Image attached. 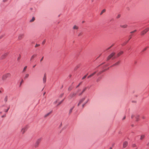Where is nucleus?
Here are the masks:
<instances>
[{
	"mask_svg": "<svg viewBox=\"0 0 149 149\" xmlns=\"http://www.w3.org/2000/svg\"><path fill=\"white\" fill-rule=\"evenodd\" d=\"M145 136L144 135H141V138H140V139L141 140H143Z\"/></svg>",
	"mask_w": 149,
	"mask_h": 149,
	"instance_id": "obj_24",
	"label": "nucleus"
},
{
	"mask_svg": "<svg viewBox=\"0 0 149 149\" xmlns=\"http://www.w3.org/2000/svg\"><path fill=\"white\" fill-rule=\"evenodd\" d=\"M80 66V64H79L78 65H77V66L74 69V70H77V69Z\"/></svg>",
	"mask_w": 149,
	"mask_h": 149,
	"instance_id": "obj_16",
	"label": "nucleus"
},
{
	"mask_svg": "<svg viewBox=\"0 0 149 149\" xmlns=\"http://www.w3.org/2000/svg\"><path fill=\"white\" fill-rule=\"evenodd\" d=\"M82 82H80L79 84L76 87V88H78L79 86L80 85L82 84Z\"/></svg>",
	"mask_w": 149,
	"mask_h": 149,
	"instance_id": "obj_35",
	"label": "nucleus"
},
{
	"mask_svg": "<svg viewBox=\"0 0 149 149\" xmlns=\"http://www.w3.org/2000/svg\"><path fill=\"white\" fill-rule=\"evenodd\" d=\"M64 93H62V94H61L59 96V97H62L63 96V95H64Z\"/></svg>",
	"mask_w": 149,
	"mask_h": 149,
	"instance_id": "obj_42",
	"label": "nucleus"
},
{
	"mask_svg": "<svg viewBox=\"0 0 149 149\" xmlns=\"http://www.w3.org/2000/svg\"><path fill=\"white\" fill-rule=\"evenodd\" d=\"M77 94V93L72 92L68 96V98L69 100H71L72 98L75 97Z\"/></svg>",
	"mask_w": 149,
	"mask_h": 149,
	"instance_id": "obj_2",
	"label": "nucleus"
},
{
	"mask_svg": "<svg viewBox=\"0 0 149 149\" xmlns=\"http://www.w3.org/2000/svg\"><path fill=\"white\" fill-rule=\"evenodd\" d=\"M102 78V77L101 76L99 77L97 79L96 81L97 82H98Z\"/></svg>",
	"mask_w": 149,
	"mask_h": 149,
	"instance_id": "obj_18",
	"label": "nucleus"
},
{
	"mask_svg": "<svg viewBox=\"0 0 149 149\" xmlns=\"http://www.w3.org/2000/svg\"><path fill=\"white\" fill-rule=\"evenodd\" d=\"M8 0H3V2H6Z\"/></svg>",
	"mask_w": 149,
	"mask_h": 149,
	"instance_id": "obj_58",
	"label": "nucleus"
},
{
	"mask_svg": "<svg viewBox=\"0 0 149 149\" xmlns=\"http://www.w3.org/2000/svg\"><path fill=\"white\" fill-rule=\"evenodd\" d=\"M62 103V102H59V103L57 104V106H59V105H60V104H61Z\"/></svg>",
	"mask_w": 149,
	"mask_h": 149,
	"instance_id": "obj_46",
	"label": "nucleus"
},
{
	"mask_svg": "<svg viewBox=\"0 0 149 149\" xmlns=\"http://www.w3.org/2000/svg\"><path fill=\"white\" fill-rule=\"evenodd\" d=\"M148 47H145V48H144L142 51V52H144L145 51L146 49H147V48Z\"/></svg>",
	"mask_w": 149,
	"mask_h": 149,
	"instance_id": "obj_36",
	"label": "nucleus"
},
{
	"mask_svg": "<svg viewBox=\"0 0 149 149\" xmlns=\"http://www.w3.org/2000/svg\"><path fill=\"white\" fill-rule=\"evenodd\" d=\"M136 63H137V62L136 61H135L134 62V64H136Z\"/></svg>",
	"mask_w": 149,
	"mask_h": 149,
	"instance_id": "obj_59",
	"label": "nucleus"
},
{
	"mask_svg": "<svg viewBox=\"0 0 149 149\" xmlns=\"http://www.w3.org/2000/svg\"><path fill=\"white\" fill-rule=\"evenodd\" d=\"M35 18L34 17H33L32 19L30 21V22H33L35 20Z\"/></svg>",
	"mask_w": 149,
	"mask_h": 149,
	"instance_id": "obj_25",
	"label": "nucleus"
},
{
	"mask_svg": "<svg viewBox=\"0 0 149 149\" xmlns=\"http://www.w3.org/2000/svg\"><path fill=\"white\" fill-rule=\"evenodd\" d=\"M28 129V127L27 126H26L22 128L21 132H22V134H23Z\"/></svg>",
	"mask_w": 149,
	"mask_h": 149,
	"instance_id": "obj_7",
	"label": "nucleus"
},
{
	"mask_svg": "<svg viewBox=\"0 0 149 149\" xmlns=\"http://www.w3.org/2000/svg\"><path fill=\"white\" fill-rule=\"evenodd\" d=\"M147 146H149V142H148L147 144Z\"/></svg>",
	"mask_w": 149,
	"mask_h": 149,
	"instance_id": "obj_64",
	"label": "nucleus"
},
{
	"mask_svg": "<svg viewBox=\"0 0 149 149\" xmlns=\"http://www.w3.org/2000/svg\"><path fill=\"white\" fill-rule=\"evenodd\" d=\"M136 30H134L131 32H130V33L132 34V33H134V32H136Z\"/></svg>",
	"mask_w": 149,
	"mask_h": 149,
	"instance_id": "obj_38",
	"label": "nucleus"
},
{
	"mask_svg": "<svg viewBox=\"0 0 149 149\" xmlns=\"http://www.w3.org/2000/svg\"><path fill=\"white\" fill-rule=\"evenodd\" d=\"M36 65H34V66H33V68H35Z\"/></svg>",
	"mask_w": 149,
	"mask_h": 149,
	"instance_id": "obj_63",
	"label": "nucleus"
},
{
	"mask_svg": "<svg viewBox=\"0 0 149 149\" xmlns=\"http://www.w3.org/2000/svg\"><path fill=\"white\" fill-rule=\"evenodd\" d=\"M140 117V115H137L135 116V117L136 119V121L137 122V121H138L139 120Z\"/></svg>",
	"mask_w": 149,
	"mask_h": 149,
	"instance_id": "obj_11",
	"label": "nucleus"
},
{
	"mask_svg": "<svg viewBox=\"0 0 149 149\" xmlns=\"http://www.w3.org/2000/svg\"><path fill=\"white\" fill-rule=\"evenodd\" d=\"M104 71L103 70V71H100L97 74V76H98L99 75H100V74H101Z\"/></svg>",
	"mask_w": 149,
	"mask_h": 149,
	"instance_id": "obj_29",
	"label": "nucleus"
},
{
	"mask_svg": "<svg viewBox=\"0 0 149 149\" xmlns=\"http://www.w3.org/2000/svg\"><path fill=\"white\" fill-rule=\"evenodd\" d=\"M8 54V53L7 52L4 54L3 55H2L1 57V59H3L5 58L6 57Z\"/></svg>",
	"mask_w": 149,
	"mask_h": 149,
	"instance_id": "obj_9",
	"label": "nucleus"
},
{
	"mask_svg": "<svg viewBox=\"0 0 149 149\" xmlns=\"http://www.w3.org/2000/svg\"><path fill=\"white\" fill-rule=\"evenodd\" d=\"M128 145V142L127 141H125L123 143V148H124L126 147Z\"/></svg>",
	"mask_w": 149,
	"mask_h": 149,
	"instance_id": "obj_10",
	"label": "nucleus"
},
{
	"mask_svg": "<svg viewBox=\"0 0 149 149\" xmlns=\"http://www.w3.org/2000/svg\"><path fill=\"white\" fill-rule=\"evenodd\" d=\"M45 42H46V40L45 39L42 42V44L43 45H44L45 43Z\"/></svg>",
	"mask_w": 149,
	"mask_h": 149,
	"instance_id": "obj_41",
	"label": "nucleus"
},
{
	"mask_svg": "<svg viewBox=\"0 0 149 149\" xmlns=\"http://www.w3.org/2000/svg\"><path fill=\"white\" fill-rule=\"evenodd\" d=\"M43 83H45L46 81V76L45 73L44 75V77L43 78Z\"/></svg>",
	"mask_w": 149,
	"mask_h": 149,
	"instance_id": "obj_12",
	"label": "nucleus"
},
{
	"mask_svg": "<svg viewBox=\"0 0 149 149\" xmlns=\"http://www.w3.org/2000/svg\"><path fill=\"white\" fill-rule=\"evenodd\" d=\"M72 89V88L71 86H70L68 88V90L69 91H71Z\"/></svg>",
	"mask_w": 149,
	"mask_h": 149,
	"instance_id": "obj_31",
	"label": "nucleus"
},
{
	"mask_svg": "<svg viewBox=\"0 0 149 149\" xmlns=\"http://www.w3.org/2000/svg\"><path fill=\"white\" fill-rule=\"evenodd\" d=\"M129 40H128L126 42H124V43H123V44H122V46H123L125 45L126 44H127V42H129Z\"/></svg>",
	"mask_w": 149,
	"mask_h": 149,
	"instance_id": "obj_23",
	"label": "nucleus"
},
{
	"mask_svg": "<svg viewBox=\"0 0 149 149\" xmlns=\"http://www.w3.org/2000/svg\"><path fill=\"white\" fill-rule=\"evenodd\" d=\"M74 106L72 108H71L70 109V111H69V114H70L72 112V110H73V109H74Z\"/></svg>",
	"mask_w": 149,
	"mask_h": 149,
	"instance_id": "obj_21",
	"label": "nucleus"
},
{
	"mask_svg": "<svg viewBox=\"0 0 149 149\" xmlns=\"http://www.w3.org/2000/svg\"><path fill=\"white\" fill-rule=\"evenodd\" d=\"M11 74L10 73H7L3 74L2 77V80L3 81L5 80L8 77H10Z\"/></svg>",
	"mask_w": 149,
	"mask_h": 149,
	"instance_id": "obj_3",
	"label": "nucleus"
},
{
	"mask_svg": "<svg viewBox=\"0 0 149 149\" xmlns=\"http://www.w3.org/2000/svg\"><path fill=\"white\" fill-rule=\"evenodd\" d=\"M86 104H85V103L84 104H83V105H82V107L83 108L85 106V105Z\"/></svg>",
	"mask_w": 149,
	"mask_h": 149,
	"instance_id": "obj_51",
	"label": "nucleus"
},
{
	"mask_svg": "<svg viewBox=\"0 0 149 149\" xmlns=\"http://www.w3.org/2000/svg\"><path fill=\"white\" fill-rule=\"evenodd\" d=\"M43 58H44V57H43H43L41 58V59L40 60V62L42 61L43 60Z\"/></svg>",
	"mask_w": 149,
	"mask_h": 149,
	"instance_id": "obj_47",
	"label": "nucleus"
},
{
	"mask_svg": "<svg viewBox=\"0 0 149 149\" xmlns=\"http://www.w3.org/2000/svg\"><path fill=\"white\" fill-rule=\"evenodd\" d=\"M87 87H85L83 90L82 93H83L87 88Z\"/></svg>",
	"mask_w": 149,
	"mask_h": 149,
	"instance_id": "obj_32",
	"label": "nucleus"
},
{
	"mask_svg": "<svg viewBox=\"0 0 149 149\" xmlns=\"http://www.w3.org/2000/svg\"><path fill=\"white\" fill-rule=\"evenodd\" d=\"M114 45V44H112L111 46H110V47H108V48L107 49H106V50L107 51V50H108L109 49H110Z\"/></svg>",
	"mask_w": 149,
	"mask_h": 149,
	"instance_id": "obj_28",
	"label": "nucleus"
},
{
	"mask_svg": "<svg viewBox=\"0 0 149 149\" xmlns=\"http://www.w3.org/2000/svg\"><path fill=\"white\" fill-rule=\"evenodd\" d=\"M45 93H46V92H44L43 94V95L44 96L45 95Z\"/></svg>",
	"mask_w": 149,
	"mask_h": 149,
	"instance_id": "obj_62",
	"label": "nucleus"
},
{
	"mask_svg": "<svg viewBox=\"0 0 149 149\" xmlns=\"http://www.w3.org/2000/svg\"><path fill=\"white\" fill-rule=\"evenodd\" d=\"M24 82V81L23 79H22L21 80V82L20 83V86L22 84V83H23Z\"/></svg>",
	"mask_w": 149,
	"mask_h": 149,
	"instance_id": "obj_39",
	"label": "nucleus"
},
{
	"mask_svg": "<svg viewBox=\"0 0 149 149\" xmlns=\"http://www.w3.org/2000/svg\"><path fill=\"white\" fill-rule=\"evenodd\" d=\"M83 93H82V92L80 93L79 94V95H81Z\"/></svg>",
	"mask_w": 149,
	"mask_h": 149,
	"instance_id": "obj_56",
	"label": "nucleus"
},
{
	"mask_svg": "<svg viewBox=\"0 0 149 149\" xmlns=\"http://www.w3.org/2000/svg\"><path fill=\"white\" fill-rule=\"evenodd\" d=\"M21 58V55H20V54H19V56L17 58V61H19V60H20V59Z\"/></svg>",
	"mask_w": 149,
	"mask_h": 149,
	"instance_id": "obj_33",
	"label": "nucleus"
},
{
	"mask_svg": "<svg viewBox=\"0 0 149 149\" xmlns=\"http://www.w3.org/2000/svg\"><path fill=\"white\" fill-rule=\"evenodd\" d=\"M86 98V97H84L83 98L81 99L79 101L80 103H81V104L85 100Z\"/></svg>",
	"mask_w": 149,
	"mask_h": 149,
	"instance_id": "obj_15",
	"label": "nucleus"
},
{
	"mask_svg": "<svg viewBox=\"0 0 149 149\" xmlns=\"http://www.w3.org/2000/svg\"><path fill=\"white\" fill-rule=\"evenodd\" d=\"M105 11L106 10L105 9L103 10L100 14V15H102V14L104 13L105 12Z\"/></svg>",
	"mask_w": 149,
	"mask_h": 149,
	"instance_id": "obj_20",
	"label": "nucleus"
},
{
	"mask_svg": "<svg viewBox=\"0 0 149 149\" xmlns=\"http://www.w3.org/2000/svg\"><path fill=\"white\" fill-rule=\"evenodd\" d=\"M42 140V138H40L37 139L34 145V146L35 148H37L38 146L39 145Z\"/></svg>",
	"mask_w": 149,
	"mask_h": 149,
	"instance_id": "obj_4",
	"label": "nucleus"
},
{
	"mask_svg": "<svg viewBox=\"0 0 149 149\" xmlns=\"http://www.w3.org/2000/svg\"><path fill=\"white\" fill-rule=\"evenodd\" d=\"M65 98L63 99V100H62L61 102H62V103L64 101V100H65Z\"/></svg>",
	"mask_w": 149,
	"mask_h": 149,
	"instance_id": "obj_54",
	"label": "nucleus"
},
{
	"mask_svg": "<svg viewBox=\"0 0 149 149\" xmlns=\"http://www.w3.org/2000/svg\"><path fill=\"white\" fill-rule=\"evenodd\" d=\"M52 111H50L49 113H47V114H45V116H44V117L45 118L47 117L50 114L52 113Z\"/></svg>",
	"mask_w": 149,
	"mask_h": 149,
	"instance_id": "obj_13",
	"label": "nucleus"
},
{
	"mask_svg": "<svg viewBox=\"0 0 149 149\" xmlns=\"http://www.w3.org/2000/svg\"><path fill=\"white\" fill-rule=\"evenodd\" d=\"M121 16V15L120 14H118L116 17V18L118 19Z\"/></svg>",
	"mask_w": 149,
	"mask_h": 149,
	"instance_id": "obj_37",
	"label": "nucleus"
},
{
	"mask_svg": "<svg viewBox=\"0 0 149 149\" xmlns=\"http://www.w3.org/2000/svg\"><path fill=\"white\" fill-rule=\"evenodd\" d=\"M27 68V66H25L24 68V69L22 71V72H25V71H26V68Z\"/></svg>",
	"mask_w": 149,
	"mask_h": 149,
	"instance_id": "obj_26",
	"label": "nucleus"
},
{
	"mask_svg": "<svg viewBox=\"0 0 149 149\" xmlns=\"http://www.w3.org/2000/svg\"><path fill=\"white\" fill-rule=\"evenodd\" d=\"M29 75L28 74H26L25 77H24V79H26V78H28V77H29Z\"/></svg>",
	"mask_w": 149,
	"mask_h": 149,
	"instance_id": "obj_22",
	"label": "nucleus"
},
{
	"mask_svg": "<svg viewBox=\"0 0 149 149\" xmlns=\"http://www.w3.org/2000/svg\"><path fill=\"white\" fill-rule=\"evenodd\" d=\"M88 100L85 103V104H86L87 102H88Z\"/></svg>",
	"mask_w": 149,
	"mask_h": 149,
	"instance_id": "obj_61",
	"label": "nucleus"
},
{
	"mask_svg": "<svg viewBox=\"0 0 149 149\" xmlns=\"http://www.w3.org/2000/svg\"><path fill=\"white\" fill-rule=\"evenodd\" d=\"M149 31V28H147L143 30L142 31L141 33V36H143L147 32Z\"/></svg>",
	"mask_w": 149,
	"mask_h": 149,
	"instance_id": "obj_5",
	"label": "nucleus"
},
{
	"mask_svg": "<svg viewBox=\"0 0 149 149\" xmlns=\"http://www.w3.org/2000/svg\"><path fill=\"white\" fill-rule=\"evenodd\" d=\"M8 100V96H6V97L4 99V101L5 102H6Z\"/></svg>",
	"mask_w": 149,
	"mask_h": 149,
	"instance_id": "obj_30",
	"label": "nucleus"
},
{
	"mask_svg": "<svg viewBox=\"0 0 149 149\" xmlns=\"http://www.w3.org/2000/svg\"><path fill=\"white\" fill-rule=\"evenodd\" d=\"M132 146L133 147H136V146L135 144H133L132 145Z\"/></svg>",
	"mask_w": 149,
	"mask_h": 149,
	"instance_id": "obj_40",
	"label": "nucleus"
},
{
	"mask_svg": "<svg viewBox=\"0 0 149 149\" xmlns=\"http://www.w3.org/2000/svg\"><path fill=\"white\" fill-rule=\"evenodd\" d=\"M81 104V103H80V102H79V103H78V104H77V106H79Z\"/></svg>",
	"mask_w": 149,
	"mask_h": 149,
	"instance_id": "obj_53",
	"label": "nucleus"
},
{
	"mask_svg": "<svg viewBox=\"0 0 149 149\" xmlns=\"http://www.w3.org/2000/svg\"><path fill=\"white\" fill-rule=\"evenodd\" d=\"M123 53V51H120V52L117 53L116 54L115 52H113L111 53L107 58V60L108 61L110 59L113 60L120 56Z\"/></svg>",
	"mask_w": 149,
	"mask_h": 149,
	"instance_id": "obj_1",
	"label": "nucleus"
},
{
	"mask_svg": "<svg viewBox=\"0 0 149 149\" xmlns=\"http://www.w3.org/2000/svg\"><path fill=\"white\" fill-rule=\"evenodd\" d=\"M120 26L121 27L123 28H125L127 27V25L125 24L123 25H120Z\"/></svg>",
	"mask_w": 149,
	"mask_h": 149,
	"instance_id": "obj_17",
	"label": "nucleus"
},
{
	"mask_svg": "<svg viewBox=\"0 0 149 149\" xmlns=\"http://www.w3.org/2000/svg\"><path fill=\"white\" fill-rule=\"evenodd\" d=\"M40 46V45H39V44H36V45L35 46V47H38V46Z\"/></svg>",
	"mask_w": 149,
	"mask_h": 149,
	"instance_id": "obj_44",
	"label": "nucleus"
},
{
	"mask_svg": "<svg viewBox=\"0 0 149 149\" xmlns=\"http://www.w3.org/2000/svg\"><path fill=\"white\" fill-rule=\"evenodd\" d=\"M4 111H5L7 113V112H8V109H5Z\"/></svg>",
	"mask_w": 149,
	"mask_h": 149,
	"instance_id": "obj_49",
	"label": "nucleus"
},
{
	"mask_svg": "<svg viewBox=\"0 0 149 149\" xmlns=\"http://www.w3.org/2000/svg\"><path fill=\"white\" fill-rule=\"evenodd\" d=\"M114 20V19H111L110 20V21H113Z\"/></svg>",
	"mask_w": 149,
	"mask_h": 149,
	"instance_id": "obj_60",
	"label": "nucleus"
},
{
	"mask_svg": "<svg viewBox=\"0 0 149 149\" xmlns=\"http://www.w3.org/2000/svg\"><path fill=\"white\" fill-rule=\"evenodd\" d=\"M82 33H80L78 34V36H81V35H82Z\"/></svg>",
	"mask_w": 149,
	"mask_h": 149,
	"instance_id": "obj_48",
	"label": "nucleus"
},
{
	"mask_svg": "<svg viewBox=\"0 0 149 149\" xmlns=\"http://www.w3.org/2000/svg\"><path fill=\"white\" fill-rule=\"evenodd\" d=\"M142 118L143 119H144L146 118V117L145 116H143L142 117Z\"/></svg>",
	"mask_w": 149,
	"mask_h": 149,
	"instance_id": "obj_52",
	"label": "nucleus"
},
{
	"mask_svg": "<svg viewBox=\"0 0 149 149\" xmlns=\"http://www.w3.org/2000/svg\"><path fill=\"white\" fill-rule=\"evenodd\" d=\"M37 56L36 54H35L33 55L31 57L30 60L31 61L32 59H33L34 57H36Z\"/></svg>",
	"mask_w": 149,
	"mask_h": 149,
	"instance_id": "obj_19",
	"label": "nucleus"
},
{
	"mask_svg": "<svg viewBox=\"0 0 149 149\" xmlns=\"http://www.w3.org/2000/svg\"><path fill=\"white\" fill-rule=\"evenodd\" d=\"M88 75V74H87L85 75V76H84L82 78V79H85L86 77H87V76Z\"/></svg>",
	"mask_w": 149,
	"mask_h": 149,
	"instance_id": "obj_34",
	"label": "nucleus"
},
{
	"mask_svg": "<svg viewBox=\"0 0 149 149\" xmlns=\"http://www.w3.org/2000/svg\"><path fill=\"white\" fill-rule=\"evenodd\" d=\"M134 117V116L133 115H132L131 116V118H133Z\"/></svg>",
	"mask_w": 149,
	"mask_h": 149,
	"instance_id": "obj_55",
	"label": "nucleus"
},
{
	"mask_svg": "<svg viewBox=\"0 0 149 149\" xmlns=\"http://www.w3.org/2000/svg\"><path fill=\"white\" fill-rule=\"evenodd\" d=\"M58 100H57L55 102H54V104H56L57 103V102L58 101Z\"/></svg>",
	"mask_w": 149,
	"mask_h": 149,
	"instance_id": "obj_45",
	"label": "nucleus"
},
{
	"mask_svg": "<svg viewBox=\"0 0 149 149\" xmlns=\"http://www.w3.org/2000/svg\"><path fill=\"white\" fill-rule=\"evenodd\" d=\"M121 62V60H118L116 63H114L112 65L111 67H116L118 66L119 64Z\"/></svg>",
	"mask_w": 149,
	"mask_h": 149,
	"instance_id": "obj_6",
	"label": "nucleus"
},
{
	"mask_svg": "<svg viewBox=\"0 0 149 149\" xmlns=\"http://www.w3.org/2000/svg\"><path fill=\"white\" fill-rule=\"evenodd\" d=\"M132 35H130L129 38L128 40H129L132 38Z\"/></svg>",
	"mask_w": 149,
	"mask_h": 149,
	"instance_id": "obj_43",
	"label": "nucleus"
},
{
	"mask_svg": "<svg viewBox=\"0 0 149 149\" xmlns=\"http://www.w3.org/2000/svg\"><path fill=\"white\" fill-rule=\"evenodd\" d=\"M125 117H125V116L123 118V120H124L125 119Z\"/></svg>",
	"mask_w": 149,
	"mask_h": 149,
	"instance_id": "obj_57",
	"label": "nucleus"
},
{
	"mask_svg": "<svg viewBox=\"0 0 149 149\" xmlns=\"http://www.w3.org/2000/svg\"><path fill=\"white\" fill-rule=\"evenodd\" d=\"M78 29V27L76 25H74L73 27V29Z\"/></svg>",
	"mask_w": 149,
	"mask_h": 149,
	"instance_id": "obj_27",
	"label": "nucleus"
},
{
	"mask_svg": "<svg viewBox=\"0 0 149 149\" xmlns=\"http://www.w3.org/2000/svg\"><path fill=\"white\" fill-rule=\"evenodd\" d=\"M96 72L95 71L93 73H92L91 74H90L87 77V78L88 79H89L93 77L94 75L96 74Z\"/></svg>",
	"mask_w": 149,
	"mask_h": 149,
	"instance_id": "obj_8",
	"label": "nucleus"
},
{
	"mask_svg": "<svg viewBox=\"0 0 149 149\" xmlns=\"http://www.w3.org/2000/svg\"><path fill=\"white\" fill-rule=\"evenodd\" d=\"M24 37L23 34L20 35L18 36V39L19 40L21 39Z\"/></svg>",
	"mask_w": 149,
	"mask_h": 149,
	"instance_id": "obj_14",
	"label": "nucleus"
},
{
	"mask_svg": "<svg viewBox=\"0 0 149 149\" xmlns=\"http://www.w3.org/2000/svg\"><path fill=\"white\" fill-rule=\"evenodd\" d=\"M6 116V115H2L1 116V117L2 118H4V117H5Z\"/></svg>",
	"mask_w": 149,
	"mask_h": 149,
	"instance_id": "obj_50",
	"label": "nucleus"
}]
</instances>
